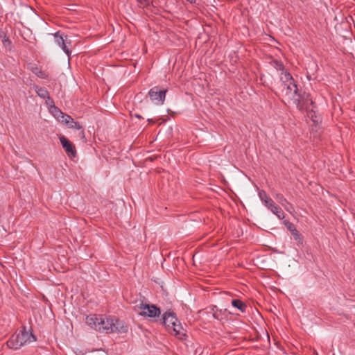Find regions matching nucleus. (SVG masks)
Wrapping results in <instances>:
<instances>
[{
	"label": "nucleus",
	"instance_id": "obj_1",
	"mask_svg": "<svg viewBox=\"0 0 355 355\" xmlns=\"http://www.w3.org/2000/svg\"><path fill=\"white\" fill-rule=\"evenodd\" d=\"M281 96L289 102L300 92L297 85L289 72L281 73Z\"/></svg>",
	"mask_w": 355,
	"mask_h": 355
},
{
	"label": "nucleus",
	"instance_id": "obj_2",
	"mask_svg": "<svg viewBox=\"0 0 355 355\" xmlns=\"http://www.w3.org/2000/svg\"><path fill=\"white\" fill-rule=\"evenodd\" d=\"M36 337L32 333L26 331L25 327L17 335L12 336L7 341V345L10 349H17L21 346L35 341Z\"/></svg>",
	"mask_w": 355,
	"mask_h": 355
},
{
	"label": "nucleus",
	"instance_id": "obj_3",
	"mask_svg": "<svg viewBox=\"0 0 355 355\" xmlns=\"http://www.w3.org/2000/svg\"><path fill=\"white\" fill-rule=\"evenodd\" d=\"M100 320V326L103 327H112L113 331L111 333H126L128 330V325L125 324V322L115 318L107 317L105 315H101Z\"/></svg>",
	"mask_w": 355,
	"mask_h": 355
},
{
	"label": "nucleus",
	"instance_id": "obj_4",
	"mask_svg": "<svg viewBox=\"0 0 355 355\" xmlns=\"http://www.w3.org/2000/svg\"><path fill=\"white\" fill-rule=\"evenodd\" d=\"M258 194L260 200L262 201L264 205L274 214H275L279 219L284 218V212L279 206L275 203L273 200L267 194L264 190L259 191Z\"/></svg>",
	"mask_w": 355,
	"mask_h": 355
},
{
	"label": "nucleus",
	"instance_id": "obj_5",
	"mask_svg": "<svg viewBox=\"0 0 355 355\" xmlns=\"http://www.w3.org/2000/svg\"><path fill=\"white\" fill-rule=\"evenodd\" d=\"M292 102L300 111H304L311 106L314 107V104H315L311 95L305 92H300Z\"/></svg>",
	"mask_w": 355,
	"mask_h": 355
},
{
	"label": "nucleus",
	"instance_id": "obj_6",
	"mask_svg": "<svg viewBox=\"0 0 355 355\" xmlns=\"http://www.w3.org/2000/svg\"><path fill=\"white\" fill-rule=\"evenodd\" d=\"M167 89L159 86L152 87L148 92V96L151 101L157 105H162L165 101Z\"/></svg>",
	"mask_w": 355,
	"mask_h": 355
},
{
	"label": "nucleus",
	"instance_id": "obj_7",
	"mask_svg": "<svg viewBox=\"0 0 355 355\" xmlns=\"http://www.w3.org/2000/svg\"><path fill=\"white\" fill-rule=\"evenodd\" d=\"M101 318V315H90L87 316L86 318V323L92 329H94L99 332L111 334V331H113V329L110 327H103V326H100V320Z\"/></svg>",
	"mask_w": 355,
	"mask_h": 355
},
{
	"label": "nucleus",
	"instance_id": "obj_8",
	"mask_svg": "<svg viewBox=\"0 0 355 355\" xmlns=\"http://www.w3.org/2000/svg\"><path fill=\"white\" fill-rule=\"evenodd\" d=\"M139 309L143 310L139 313V315L142 316L154 318L159 316L161 313L159 308L155 304H144L141 302L139 305Z\"/></svg>",
	"mask_w": 355,
	"mask_h": 355
},
{
	"label": "nucleus",
	"instance_id": "obj_9",
	"mask_svg": "<svg viewBox=\"0 0 355 355\" xmlns=\"http://www.w3.org/2000/svg\"><path fill=\"white\" fill-rule=\"evenodd\" d=\"M59 139L68 157L70 158L75 157L76 155L75 146L63 135L60 136Z\"/></svg>",
	"mask_w": 355,
	"mask_h": 355
},
{
	"label": "nucleus",
	"instance_id": "obj_10",
	"mask_svg": "<svg viewBox=\"0 0 355 355\" xmlns=\"http://www.w3.org/2000/svg\"><path fill=\"white\" fill-rule=\"evenodd\" d=\"M163 324L168 331H171V327H173L175 323L178 322V319L173 311H166L162 316Z\"/></svg>",
	"mask_w": 355,
	"mask_h": 355
},
{
	"label": "nucleus",
	"instance_id": "obj_11",
	"mask_svg": "<svg viewBox=\"0 0 355 355\" xmlns=\"http://www.w3.org/2000/svg\"><path fill=\"white\" fill-rule=\"evenodd\" d=\"M284 224L286 228L290 231L294 239L297 242L299 245H302L303 237L300 232L296 229L295 225L288 220H284Z\"/></svg>",
	"mask_w": 355,
	"mask_h": 355
},
{
	"label": "nucleus",
	"instance_id": "obj_12",
	"mask_svg": "<svg viewBox=\"0 0 355 355\" xmlns=\"http://www.w3.org/2000/svg\"><path fill=\"white\" fill-rule=\"evenodd\" d=\"M173 326V327H171V331L169 332L173 334L180 340H185L187 337V330L183 328L181 323L178 321Z\"/></svg>",
	"mask_w": 355,
	"mask_h": 355
},
{
	"label": "nucleus",
	"instance_id": "obj_13",
	"mask_svg": "<svg viewBox=\"0 0 355 355\" xmlns=\"http://www.w3.org/2000/svg\"><path fill=\"white\" fill-rule=\"evenodd\" d=\"M316 105L314 104V107L311 106V107L304 110L306 113V116L313 123V124L317 125L320 122V117L316 114Z\"/></svg>",
	"mask_w": 355,
	"mask_h": 355
},
{
	"label": "nucleus",
	"instance_id": "obj_14",
	"mask_svg": "<svg viewBox=\"0 0 355 355\" xmlns=\"http://www.w3.org/2000/svg\"><path fill=\"white\" fill-rule=\"evenodd\" d=\"M55 40L56 43L62 49V50L65 52L67 55H69L71 53V51L67 46L65 44V40L62 35H60L58 33L55 34Z\"/></svg>",
	"mask_w": 355,
	"mask_h": 355
},
{
	"label": "nucleus",
	"instance_id": "obj_15",
	"mask_svg": "<svg viewBox=\"0 0 355 355\" xmlns=\"http://www.w3.org/2000/svg\"><path fill=\"white\" fill-rule=\"evenodd\" d=\"M231 304L233 307L239 310L241 313H245L247 309V305L245 302L241 301L239 299H233L231 302Z\"/></svg>",
	"mask_w": 355,
	"mask_h": 355
},
{
	"label": "nucleus",
	"instance_id": "obj_16",
	"mask_svg": "<svg viewBox=\"0 0 355 355\" xmlns=\"http://www.w3.org/2000/svg\"><path fill=\"white\" fill-rule=\"evenodd\" d=\"M270 64L272 67L275 68L277 71H281L282 73L288 72L285 70L284 66L282 61L278 60H272L270 62Z\"/></svg>",
	"mask_w": 355,
	"mask_h": 355
},
{
	"label": "nucleus",
	"instance_id": "obj_17",
	"mask_svg": "<svg viewBox=\"0 0 355 355\" xmlns=\"http://www.w3.org/2000/svg\"><path fill=\"white\" fill-rule=\"evenodd\" d=\"M58 121H60L62 123H63L64 125H67L68 128H70V126H71L72 124L74 123L73 119L71 116H69L65 113L64 114L62 117L60 118V120H59Z\"/></svg>",
	"mask_w": 355,
	"mask_h": 355
},
{
	"label": "nucleus",
	"instance_id": "obj_18",
	"mask_svg": "<svg viewBox=\"0 0 355 355\" xmlns=\"http://www.w3.org/2000/svg\"><path fill=\"white\" fill-rule=\"evenodd\" d=\"M49 111L58 121L60 120V118L62 117L64 114L55 105L49 107Z\"/></svg>",
	"mask_w": 355,
	"mask_h": 355
},
{
	"label": "nucleus",
	"instance_id": "obj_19",
	"mask_svg": "<svg viewBox=\"0 0 355 355\" xmlns=\"http://www.w3.org/2000/svg\"><path fill=\"white\" fill-rule=\"evenodd\" d=\"M35 92L42 98H46L49 94L46 89L40 87H35Z\"/></svg>",
	"mask_w": 355,
	"mask_h": 355
},
{
	"label": "nucleus",
	"instance_id": "obj_20",
	"mask_svg": "<svg viewBox=\"0 0 355 355\" xmlns=\"http://www.w3.org/2000/svg\"><path fill=\"white\" fill-rule=\"evenodd\" d=\"M275 199L283 207H286V205H289V202L284 198V196L281 193L276 194Z\"/></svg>",
	"mask_w": 355,
	"mask_h": 355
},
{
	"label": "nucleus",
	"instance_id": "obj_21",
	"mask_svg": "<svg viewBox=\"0 0 355 355\" xmlns=\"http://www.w3.org/2000/svg\"><path fill=\"white\" fill-rule=\"evenodd\" d=\"M212 311H213V317L215 318V319H217V320H220L222 319V314H223V311L222 310H218L216 306H214L213 309H212Z\"/></svg>",
	"mask_w": 355,
	"mask_h": 355
},
{
	"label": "nucleus",
	"instance_id": "obj_22",
	"mask_svg": "<svg viewBox=\"0 0 355 355\" xmlns=\"http://www.w3.org/2000/svg\"><path fill=\"white\" fill-rule=\"evenodd\" d=\"M35 73L41 78H46L47 76L46 75V73L42 70H38L37 71H35Z\"/></svg>",
	"mask_w": 355,
	"mask_h": 355
},
{
	"label": "nucleus",
	"instance_id": "obj_23",
	"mask_svg": "<svg viewBox=\"0 0 355 355\" xmlns=\"http://www.w3.org/2000/svg\"><path fill=\"white\" fill-rule=\"evenodd\" d=\"M46 104L49 107L55 106L54 101L49 96L46 98Z\"/></svg>",
	"mask_w": 355,
	"mask_h": 355
},
{
	"label": "nucleus",
	"instance_id": "obj_24",
	"mask_svg": "<svg viewBox=\"0 0 355 355\" xmlns=\"http://www.w3.org/2000/svg\"><path fill=\"white\" fill-rule=\"evenodd\" d=\"M69 128H75L76 130H80L83 128H82V126L80 125V123L78 122L74 121V123L72 124V125L70 126Z\"/></svg>",
	"mask_w": 355,
	"mask_h": 355
},
{
	"label": "nucleus",
	"instance_id": "obj_25",
	"mask_svg": "<svg viewBox=\"0 0 355 355\" xmlns=\"http://www.w3.org/2000/svg\"><path fill=\"white\" fill-rule=\"evenodd\" d=\"M3 44L5 45V46H7L8 44H11V42L10 40H9L8 37H7L6 35L4 36V38L3 40Z\"/></svg>",
	"mask_w": 355,
	"mask_h": 355
},
{
	"label": "nucleus",
	"instance_id": "obj_26",
	"mask_svg": "<svg viewBox=\"0 0 355 355\" xmlns=\"http://www.w3.org/2000/svg\"><path fill=\"white\" fill-rule=\"evenodd\" d=\"M139 3L146 6L148 4V0H137Z\"/></svg>",
	"mask_w": 355,
	"mask_h": 355
},
{
	"label": "nucleus",
	"instance_id": "obj_27",
	"mask_svg": "<svg viewBox=\"0 0 355 355\" xmlns=\"http://www.w3.org/2000/svg\"><path fill=\"white\" fill-rule=\"evenodd\" d=\"M134 116L136 118L142 119V116L140 114H135Z\"/></svg>",
	"mask_w": 355,
	"mask_h": 355
},
{
	"label": "nucleus",
	"instance_id": "obj_28",
	"mask_svg": "<svg viewBox=\"0 0 355 355\" xmlns=\"http://www.w3.org/2000/svg\"><path fill=\"white\" fill-rule=\"evenodd\" d=\"M188 2L191 3H196V0H187Z\"/></svg>",
	"mask_w": 355,
	"mask_h": 355
},
{
	"label": "nucleus",
	"instance_id": "obj_29",
	"mask_svg": "<svg viewBox=\"0 0 355 355\" xmlns=\"http://www.w3.org/2000/svg\"><path fill=\"white\" fill-rule=\"evenodd\" d=\"M148 122H150V123H151V122H152V123H154V121H153V119H148Z\"/></svg>",
	"mask_w": 355,
	"mask_h": 355
},
{
	"label": "nucleus",
	"instance_id": "obj_30",
	"mask_svg": "<svg viewBox=\"0 0 355 355\" xmlns=\"http://www.w3.org/2000/svg\"><path fill=\"white\" fill-rule=\"evenodd\" d=\"M81 133H82L83 137H84L85 135H84V131L83 130L81 131Z\"/></svg>",
	"mask_w": 355,
	"mask_h": 355
}]
</instances>
